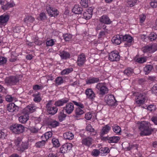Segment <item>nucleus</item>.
<instances>
[{
  "label": "nucleus",
  "mask_w": 157,
  "mask_h": 157,
  "mask_svg": "<svg viewBox=\"0 0 157 157\" xmlns=\"http://www.w3.org/2000/svg\"><path fill=\"white\" fill-rule=\"evenodd\" d=\"M86 60L85 56L83 53L81 54L78 57L77 61L78 65L80 67L82 66L84 64Z\"/></svg>",
  "instance_id": "ddd939ff"
},
{
  "label": "nucleus",
  "mask_w": 157,
  "mask_h": 157,
  "mask_svg": "<svg viewBox=\"0 0 157 157\" xmlns=\"http://www.w3.org/2000/svg\"><path fill=\"white\" fill-rule=\"evenodd\" d=\"M17 59V57L16 55V53L14 52H12L11 53V57L10 59V62H15L16 60Z\"/></svg>",
  "instance_id": "49530a36"
},
{
  "label": "nucleus",
  "mask_w": 157,
  "mask_h": 157,
  "mask_svg": "<svg viewBox=\"0 0 157 157\" xmlns=\"http://www.w3.org/2000/svg\"><path fill=\"white\" fill-rule=\"evenodd\" d=\"M144 53H153L157 50V44H150L145 46L142 48Z\"/></svg>",
  "instance_id": "20e7f679"
},
{
  "label": "nucleus",
  "mask_w": 157,
  "mask_h": 157,
  "mask_svg": "<svg viewBox=\"0 0 157 157\" xmlns=\"http://www.w3.org/2000/svg\"><path fill=\"white\" fill-rule=\"evenodd\" d=\"M138 99H145V95L144 94H140L137 97V98H136Z\"/></svg>",
  "instance_id": "338daca9"
},
{
  "label": "nucleus",
  "mask_w": 157,
  "mask_h": 157,
  "mask_svg": "<svg viewBox=\"0 0 157 157\" xmlns=\"http://www.w3.org/2000/svg\"><path fill=\"white\" fill-rule=\"evenodd\" d=\"M10 16L8 14H3L0 16V24L2 25H6L8 21Z\"/></svg>",
  "instance_id": "2eb2a0df"
},
{
  "label": "nucleus",
  "mask_w": 157,
  "mask_h": 157,
  "mask_svg": "<svg viewBox=\"0 0 157 157\" xmlns=\"http://www.w3.org/2000/svg\"><path fill=\"white\" fill-rule=\"evenodd\" d=\"M18 107L14 103H10L8 105L7 110L10 112H13L16 110H17Z\"/></svg>",
  "instance_id": "a211bd4d"
},
{
  "label": "nucleus",
  "mask_w": 157,
  "mask_h": 157,
  "mask_svg": "<svg viewBox=\"0 0 157 157\" xmlns=\"http://www.w3.org/2000/svg\"><path fill=\"white\" fill-rule=\"evenodd\" d=\"M93 141V139L92 138L90 137H88L83 139L82 140V144L88 146H89L92 144Z\"/></svg>",
  "instance_id": "f3484780"
},
{
  "label": "nucleus",
  "mask_w": 157,
  "mask_h": 157,
  "mask_svg": "<svg viewBox=\"0 0 157 157\" xmlns=\"http://www.w3.org/2000/svg\"><path fill=\"white\" fill-rule=\"evenodd\" d=\"M110 129V127L107 125H105V127L103 128L101 131V132L100 135L101 139L102 137H103V136L104 135L107 134L109 132Z\"/></svg>",
  "instance_id": "393cba45"
},
{
  "label": "nucleus",
  "mask_w": 157,
  "mask_h": 157,
  "mask_svg": "<svg viewBox=\"0 0 157 157\" xmlns=\"http://www.w3.org/2000/svg\"><path fill=\"white\" fill-rule=\"evenodd\" d=\"M74 108V105L73 103L69 102L67 103L66 106L63 107V109L65 110L67 113L69 114L72 112Z\"/></svg>",
  "instance_id": "1a4fd4ad"
},
{
  "label": "nucleus",
  "mask_w": 157,
  "mask_h": 157,
  "mask_svg": "<svg viewBox=\"0 0 157 157\" xmlns=\"http://www.w3.org/2000/svg\"><path fill=\"white\" fill-rule=\"evenodd\" d=\"M46 10L48 14L51 17H55L59 14V11L56 9L48 5L46 7Z\"/></svg>",
  "instance_id": "423d86ee"
},
{
  "label": "nucleus",
  "mask_w": 157,
  "mask_h": 157,
  "mask_svg": "<svg viewBox=\"0 0 157 157\" xmlns=\"http://www.w3.org/2000/svg\"><path fill=\"white\" fill-rule=\"evenodd\" d=\"M45 141L43 140L41 141H39L36 143L35 146L37 147H42L45 145Z\"/></svg>",
  "instance_id": "a18cd8bd"
},
{
  "label": "nucleus",
  "mask_w": 157,
  "mask_h": 157,
  "mask_svg": "<svg viewBox=\"0 0 157 157\" xmlns=\"http://www.w3.org/2000/svg\"><path fill=\"white\" fill-rule=\"evenodd\" d=\"M100 151H101V152H102L103 153H109L110 151L109 148L107 147L101 148L100 149Z\"/></svg>",
  "instance_id": "4d7b16f0"
},
{
  "label": "nucleus",
  "mask_w": 157,
  "mask_h": 157,
  "mask_svg": "<svg viewBox=\"0 0 157 157\" xmlns=\"http://www.w3.org/2000/svg\"><path fill=\"white\" fill-rule=\"evenodd\" d=\"M46 44L47 46H52L54 44V42L52 39L47 40Z\"/></svg>",
  "instance_id": "13d9d810"
},
{
  "label": "nucleus",
  "mask_w": 157,
  "mask_h": 157,
  "mask_svg": "<svg viewBox=\"0 0 157 157\" xmlns=\"http://www.w3.org/2000/svg\"><path fill=\"white\" fill-rule=\"evenodd\" d=\"M120 56L117 51L111 52L109 55V59L112 61H117L120 59Z\"/></svg>",
  "instance_id": "6e6552de"
},
{
  "label": "nucleus",
  "mask_w": 157,
  "mask_h": 157,
  "mask_svg": "<svg viewBox=\"0 0 157 157\" xmlns=\"http://www.w3.org/2000/svg\"><path fill=\"white\" fill-rule=\"evenodd\" d=\"M43 88V86L42 85H35L33 86V89L35 90H38L42 89Z\"/></svg>",
  "instance_id": "bf43d9fd"
},
{
  "label": "nucleus",
  "mask_w": 157,
  "mask_h": 157,
  "mask_svg": "<svg viewBox=\"0 0 157 157\" xmlns=\"http://www.w3.org/2000/svg\"><path fill=\"white\" fill-rule=\"evenodd\" d=\"M96 88L99 91V94L101 96H103L108 93V88L102 83H98L96 86Z\"/></svg>",
  "instance_id": "39448f33"
},
{
  "label": "nucleus",
  "mask_w": 157,
  "mask_h": 157,
  "mask_svg": "<svg viewBox=\"0 0 157 157\" xmlns=\"http://www.w3.org/2000/svg\"><path fill=\"white\" fill-rule=\"evenodd\" d=\"M15 145L18 147L20 145L21 142V139L20 138H18L14 141Z\"/></svg>",
  "instance_id": "052dcab7"
},
{
  "label": "nucleus",
  "mask_w": 157,
  "mask_h": 157,
  "mask_svg": "<svg viewBox=\"0 0 157 157\" xmlns=\"http://www.w3.org/2000/svg\"><path fill=\"white\" fill-rule=\"evenodd\" d=\"M100 151H99L97 149H94L92 151V154L93 155L95 156H97L98 155Z\"/></svg>",
  "instance_id": "e2e57ef3"
},
{
  "label": "nucleus",
  "mask_w": 157,
  "mask_h": 157,
  "mask_svg": "<svg viewBox=\"0 0 157 157\" xmlns=\"http://www.w3.org/2000/svg\"><path fill=\"white\" fill-rule=\"evenodd\" d=\"M55 81L56 85H60L61 84L63 83L64 82L63 78L61 77H57L56 78Z\"/></svg>",
  "instance_id": "a19ab883"
},
{
  "label": "nucleus",
  "mask_w": 157,
  "mask_h": 157,
  "mask_svg": "<svg viewBox=\"0 0 157 157\" xmlns=\"http://www.w3.org/2000/svg\"><path fill=\"white\" fill-rule=\"evenodd\" d=\"M59 55L62 59H67L69 58L70 56L69 52L65 51L60 52Z\"/></svg>",
  "instance_id": "412c9836"
},
{
  "label": "nucleus",
  "mask_w": 157,
  "mask_h": 157,
  "mask_svg": "<svg viewBox=\"0 0 157 157\" xmlns=\"http://www.w3.org/2000/svg\"><path fill=\"white\" fill-rule=\"evenodd\" d=\"M33 96L34 97L33 100L35 102H39L41 101V99L39 93H38L36 94H33Z\"/></svg>",
  "instance_id": "58836bf2"
},
{
  "label": "nucleus",
  "mask_w": 157,
  "mask_h": 157,
  "mask_svg": "<svg viewBox=\"0 0 157 157\" xmlns=\"http://www.w3.org/2000/svg\"><path fill=\"white\" fill-rule=\"evenodd\" d=\"M133 38L128 35H125L124 36L122 35V40L126 41L124 45L125 47L129 46L131 45V44L133 40Z\"/></svg>",
  "instance_id": "9b49d317"
},
{
  "label": "nucleus",
  "mask_w": 157,
  "mask_h": 157,
  "mask_svg": "<svg viewBox=\"0 0 157 157\" xmlns=\"http://www.w3.org/2000/svg\"><path fill=\"white\" fill-rule=\"evenodd\" d=\"M134 147L135 148L136 150H137L138 145L137 144H129V146L127 147V148L128 150L129 151L134 148Z\"/></svg>",
  "instance_id": "8fccbe9b"
},
{
  "label": "nucleus",
  "mask_w": 157,
  "mask_h": 157,
  "mask_svg": "<svg viewBox=\"0 0 157 157\" xmlns=\"http://www.w3.org/2000/svg\"><path fill=\"white\" fill-rule=\"evenodd\" d=\"M19 78L16 76H11L6 77L5 79V83L8 85H15L19 82Z\"/></svg>",
  "instance_id": "f03ea898"
},
{
  "label": "nucleus",
  "mask_w": 157,
  "mask_h": 157,
  "mask_svg": "<svg viewBox=\"0 0 157 157\" xmlns=\"http://www.w3.org/2000/svg\"><path fill=\"white\" fill-rule=\"evenodd\" d=\"M108 30L107 29H104V31H101L99 34V38H101L102 36L105 35L106 33L108 32Z\"/></svg>",
  "instance_id": "864d4df0"
},
{
  "label": "nucleus",
  "mask_w": 157,
  "mask_h": 157,
  "mask_svg": "<svg viewBox=\"0 0 157 157\" xmlns=\"http://www.w3.org/2000/svg\"><path fill=\"white\" fill-rule=\"evenodd\" d=\"M71 145L72 144L70 143H69L68 144H64L60 147L59 151L60 152L63 153H65L67 151L68 147L71 146Z\"/></svg>",
  "instance_id": "cd10ccee"
},
{
  "label": "nucleus",
  "mask_w": 157,
  "mask_h": 157,
  "mask_svg": "<svg viewBox=\"0 0 157 157\" xmlns=\"http://www.w3.org/2000/svg\"><path fill=\"white\" fill-rule=\"evenodd\" d=\"M124 73L125 75L129 76L133 73V70L131 68H128L124 71Z\"/></svg>",
  "instance_id": "2f4dec72"
},
{
  "label": "nucleus",
  "mask_w": 157,
  "mask_h": 157,
  "mask_svg": "<svg viewBox=\"0 0 157 157\" xmlns=\"http://www.w3.org/2000/svg\"><path fill=\"white\" fill-rule=\"evenodd\" d=\"M120 137L118 136L102 137L101 140L105 141L107 140L108 143H117L120 140Z\"/></svg>",
  "instance_id": "0eeeda50"
},
{
  "label": "nucleus",
  "mask_w": 157,
  "mask_h": 157,
  "mask_svg": "<svg viewBox=\"0 0 157 157\" xmlns=\"http://www.w3.org/2000/svg\"><path fill=\"white\" fill-rule=\"evenodd\" d=\"M52 142L54 147H58L59 146L60 144L57 139L55 138H53L52 140Z\"/></svg>",
  "instance_id": "c03bdc74"
},
{
  "label": "nucleus",
  "mask_w": 157,
  "mask_h": 157,
  "mask_svg": "<svg viewBox=\"0 0 157 157\" xmlns=\"http://www.w3.org/2000/svg\"><path fill=\"white\" fill-rule=\"evenodd\" d=\"M69 101V98H65L56 101L55 103V105L56 106H63L65 104L68 103Z\"/></svg>",
  "instance_id": "f8f14e48"
},
{
  "label": "nucleus",
  "mask_w": 157,
  "mask_h": 157,
  "mask_svg": "<svg viewBox=\"0 0 157 157\" xmlns=\"http://www.w3.org/2000/svg\"><path fill=\"white\" fill-rule=\"evenodd\" d=\"M106 29V26L105 24L101 23L98 24L97 25L96 28V31H98L99 30H101L102 29L104 30Z\"/></svg>",
  "instance_id": "ea45409f"
},
{
  "label": "nucleus",
  "mask_w": 157,
  "mask_h": 157,
  "mask_svg": "<svg viewBox=\"0 0 157 157\" xmlns=\"http://www.w3.org/2000/svg\"><path fill=\"white\" fill-rule=\"evenodd\" d=\"M83 15L84 18L86 20L90 19L92 17L90 14H89L86 12L83 13Z\"/></svg>",
  "instance_id": "603ef678"
},
{
  "label": "nucleus",
  "mask_w": 157,
  "mask_h": 157,
  "mask_svg": "<svg viewBox=\"0 0 157 157\" xmlns=\"http://www.w3.org/2000/svg\"><path fill=\"white\" fill-rule=\"evenodd\" d=\"M85 93L88 98L93 100L95 97V94L91 89H88L86 90Z\"/></svg>",
  "instance_id": "dca6fc26"
},
{
  "label": "nucleus",
  "mask_w": 157,
  "mask_h": 157,
  "mask_svg": "<svg viewBox=\"0 0 157 157\" xmlns=\"http://www.w3.org/2000/svg\"><path fill=\"white\" fill-rule=\"evenodd\" d=\"M151 91L153 93H157V84H155L153 86L151 89Z\"/></svg>",
  "instance_id": "0e129e2a"
},
{
  "label": "nucleus",
  "mask_w": 157,
  "mask_h": 157,
  "mask_svg": "<svg viewBox=\"0 0 157 157\" xmlns=\"http://www.w3.org/2000/svg\"><path fill=\"white\" fill-rule=\"evenodd\" d=\"M66 115L64 113L63 110L61 111L59 114L58 118L60 121H62L66 117Z\"/></svg>",
  "instance_id": "f704fd0d"
},
{
  "label": "nucleus",
  "mask_w": 157,
  "mask_h": 157,
  "mask_svg": "<svg viewBox=\"0 0 157 157\" xmlns=\"http://www.w3.org/2000/svg\"><path fill=\"white\" fill-rule=\"evenodd\" d=\"M28 146L27 143L22 142L19 147H17V150L21 152H23L25 149H27Z\"/></svg>",
  "instance_id": "bb28decb"
},
{
  "label": "nucleus",
  "mask_w": 157,
  "mask_h": 157,
  "mask_svg": "<svg viewBox=\"0 0 157 157\" xmlns=\"http://www.w3.org/2000/svg\"><path fill=\"white\" fill-rule=\"evenodd\" d=\"M99 80L98 78H90L86 81L87 84H91L97 82L99 81Z\"/></svg>",
  "instance_id": "e433bc0d"
},
{
  "label": "nucleus",
  "mask_w": 157,
  "mask_h": 157,
  "mask_svg": "<svg viewBox=\"0 0 157 157\" xmlns=\"http://www.w3.org/2000/svg\"><path fill=\"white\" fill-rule=\"evenodd\" d=\"M153 66L151 65L146 66L144 68V71L145 72V74H147L150 72L153 69Z\"/></svg>",
  "instance_id": "473e14b6"
},
{
  "label": "nucleus",
  "mask_w": 157,
  "mask_h": 157,
  "mask_svg": "<svg viewBox=\"0 0 157 157\" xmlns=\"http://www.w3.org/2000/svg\"><path fill=\"white\" fill-rule=\"evenodd\" d=\"M10 129L15 134H20L25 131V127L20 124H15L12 125L10 127Z\"/></svg>",
  "instance_id": "7ed1b4c3"
},
{
  "label": "nucleus",
  "mask_w": 157,
  "mask_h": 157,
  "mask_svg": "<svg viewBox=\"0 0 157 157\" xmlns=\"http://www.w3.org/2000/svg\"><path fill=\"white\" fill-rule=\"evenodd\" d=\"M15 5L13 3H9L7 2L5 5L2 6L1 8L4 10H6L10 8L13 7Z\"/></svg>",
  "instance_id": "a878e982"
},
{
  "label": "nucleus",
  "mask_w": 157,
  "mask_h": 157,
  "mask_svg": "<svg viewBox=\"0 0 157 157\" xmlns=\"http://www.w3.org/2000/svg\"><path fill=\"white\" fill-rule=\"evenodd\" d=\"M41 127H38L37 125H36L34 126H32L29 127L28 129L31 132L33 133H37L39 131Z\"/></svg>",
  "instance_id": "5701e85b"
},
{
  "label": "nucleus",
  "mask_w": 157,
  "mask_h": 157,
  "mask_svg": "<svg viewBox=\"0 0 157 157\" xmlns=\"http://www.w3.org/2000/svg\"><path fill=\"white\" fill-rule=\"evenodd\" d=\"M99 21L101 23L106 24H109L111 23V21L109 17L106 15L102 16L99 19Z\"/></svg>",
  "instance_id": "6ab92c4d"
},
{
  "label": "nucleus",
  "mask_w": 157,
  "mask_h": 157,
  "mask_svg": "<svg viewBox=\"0 0 157 157\" xmlns=\"http://www.w3.org/2000/svg\"><path fill=\"white\" fill-rule=\"evenodd\" d=\"M107 104L110 106H114L116 105V100L113 95H109L108 96L107 99H105Z\"/></svg>",
  "instance_id": "9d476101"
},
{
  "label": "nucleus",
  "mask_w": 157,
  "mask_h": 157,
  "mask_svg": "<svg viewBox=\"0 0 157 157\" xmlns=\"http://www.w3.org/2000/svg\"><path fill=\"white\" fill-rule=\"evenodd\" d=\"M27 108L29 109V112L31 113H32L35 111L36 107L33 106V105H29L27 106Z\"/></svg>",
  "instance_id": "de8ad7c7"
},
{
  "label": "nucleus",
  "mask_w": 157,
  "mask_h": 157,
  "mask_svg": "<svg viewBox=\"0 0 157 157\" xmlns=\"http://www.w3.org/2000/svg\"><path fill=\"white\" fill-rule=\"evenodd\" d=\"M29 116L27 114L25 115L21 116L19 117V120L20 122L22 123H25L29 119Z\"/></svg>",
  "instance_id": "b1692460"
},
{
  "label": "nucleus",
  "mask_w": 157,
  "mask_h": 157,
  "mask_svg": "<svg viewBox=\"0 0 157 157\" xmlns=\"http://www.w3.org/2000/svg\"><path fill=\"white\" fill-rule=\"evenodd\" d=\"M63 136L65 139L71 140L73 138L74 136L71 132H67L63 134Z\"/></svg>",
  "instance_id": "c85d7f7f"
},
{
  "label": "nucleus",
  "mask_w": 157,
  "mask_h": 157,
  "mask_svg": "<svg viewBox=\"0 0 157 157\" xmlns=\"http://www.w3.org/2000/svg\"><path fill=\"white\" fill-rule=\"evenodd\" d=\"M73 71L72 68H67L63 70L61 72V74L62 75H67L71 72Z\"/></svg>",
  "instance_id": "37998d69"
},
{
  "label": "nucleus",
  "mask_w": 157,
  "mask_h": 157,
  "mask_svg": "<svg viewBox=\"0 0 157 157\" xmlns=\"http://www.w3.org/2000/svg\"><path fill=\"white\" fill-rule=\"evenodd\" d=\"M63 37L65 41H68L72 38V35L70 34H66L63 35Z\"/></svg>",
  "instance_id": "09e8293b"
},
{
  "label": "nucleus",
  "mask_w": 157,
  "mask_h": 157,
  "mask_svg": "<svg viewBox=\"0 0 157 157\" xmlns=\"http://www.w3.org/2000/svg\"><path fill=\"white\" fill-rule=\"evenodd\" d=\"M146 61V58L143 57L138 58L136 60L137 62L140 63H143Z\"/></svg>",
  "instance_id": "680f3d73"
},
{
  "label": "nucleus",
  "mask_w": 157,
  "mask_h": 157,
  "mask_svg": "<svg viewBox=\"0 0 157 157\" xmlns=\"http://www.w3.org/2000/svg\"><path fill=\"white\" fill-rule=\"evenodd\" d=\"M82 10V8L78 5H75L73 8L72 9V11L76 14L81 13Z\"/></svg>",
  "instance_id": "aec40b11"
},
{
  "label": "nucleus",
  "mask_w": 157,
  "mask_h": 157,
  "mask_svg": "<svg viewBox=\"0 0 157 157\" xmlns=\"http://www.w3.org/2000/svg\"><path fill=\"white\" fill-rule=\"evenodd\" d=\"M113 129L114 132L119 134H120L121 131V128L117 125H114L113 126Z\"/></svg>",
  "instance_id": "4c0bfd02"
},
{
  "label": "nucleus",
  "mask_w": 157,
  "mask_h": 157,
  "mask_svg": "<svg viewBox=\"0 0 157 157\" xmlns=\"http://www.w3.org/2000/svg\"><path fill=\"white\" fill-rule=\"evenodd\" d=\"M13 98L10 95H7L6 97V99L7 101L9 102L12 101H13Z\"/></svg>",
  "instance_id": "774afa93"
},
{
  "label": "nucleus",
  "mask_w": 157,
  "mask_h": 157,
  "mask_svg": "<svg viewBox=\"0 0 157 157\" xmlns=\"http://www.w3.org/2000/svg\"><path fill=\"white\" fill-rule=\"evenodd\" d=\"M86 129L87 131L91 132H94L95 131L94 129L92 127L90 124H89L87 126Z\"/></svg>",
  "instance_id": "3c124183"
},
{
  "label": "nucleus",
  "mask_w": 157,
  "mask_h": 157,
  "mask_svg": "<svg viewBox=\"0 0 157 157\" xmlns=\"http://www.w3.org/2000/svg\"><path fill=\"white\" fill-rule=\"evenodd\" d=\"M122 37V35H118L113 36L112 38L111 41L113 43L117 45H119L121 43Z\"/></svg>",
  "instance_id": "4468645a"
},
{
  "label": "nucleus",
  "mask_w": 157,
  "mask_h": 157,
  "mask_svg": "<svg viewBox=\"0 0 157 157\" xmlns=\"http://www.w3.org/2000/svg\"><path fill=\"white\" fill-rule=\"evenodd\" d=\"M157 38V35L154 32L150 33L148 36V38L151 41H154Z\"/></svg>",
  "instance_id": "79ce46f5"
},
{
  "label": "nucleus",
  "mask_w": 157,
  "mask_h": 157,
  "mask_svg": "<svg viewBox=\"0 0 157 157\" xmlns=\"http://www.w3.org/2000/svg\"><path fill=\"white\" fill-rule=\"evenodd\" d=\"M84 113V111L80 107L77 108L75 110V113L76 114L75 117H78L79 116L83 114Z\"/></svg>",
  "instance_id": "7c9ffc66"
},
{
  "label": "nucleus",
  "mask_w": 157,
  "mask_h": 157,
  "mask_svg": "<svg viewBox=\"0 0 157 157\" xmlns=\"http://www.w3.org/2000/svg\"><path fill=\"white\" fill-rule=\"evenodd\" d=\"M92 117V115L91 113L90 112H88L85 114V118L86 120H90L91 118Z\"/></svg>",
  "instance_id": "69168bd1"
},
{
  "label": "nucleus",
  "mask_w": 157,
  "mask_h": 157,
  "mask_svg": "<svg viewBox=\"0 0 157 157\" xmlns=\"http://www.w3.org/2000/svg\"><path fill=\"white\" fill-rule=\"evenodd\" d=\"M80 4L85 7H87L88 6V0H81Z\"/></svg>",
  "instance_id": "6e6d98bb"
},
{
  "label": "nucleus",
  "mask_w": 157,
  "mask_h": 157,
  "mask_svg": "<svg viewBox=\"0 0 157 157\" xmlns=\"http://www.w3.org/2000/svg\"><path fill=\"white\" fill-rule=\"evenodd\" d=\"M59 122L55 120H53L49 123V125L52 128H55L59 125Z\"/></svg>",
  "instance_id": "c9c22d12"
},
{
  "label": "nucleus",
  "mask_w": 157,
  "mask_h": 157,
  "mask_svg": "<svg viewBox=\"0 0 157 157\" xmlns=\"http://www.w3.org/2000/svg\"><path fill=\"white\" fill-rule=\"evenodd\" d=\"M24 22L27 24H30L35 21V18L31 16H27L24 19Z\"/></svg>",
  "instance_id": "4be33fe9"
},
{
  "label": "nucleus",
  "mask_w": 157,
  "mask_h": 157,
  "mask_svg": "<svg viewBox=\"0 0 157 157\" xmlns=\"http://www.w3.org/2000/svg\"><path fill=\"white\" fill-rule=\"evenodd\" d=\"M58 110V108L55 106L49 108V109L48 110V111L49 114L53 115L57 112Z\"/></svg>",
  "instance_id": "c756f323"
},
{
  "label": "nucleus",
  "mask_w": 157,
  "mask_h": 157,
  "mask_svg": "<svg viewBox=\"0 0 157 157\" xmlns=\"http://www.w3.org/2000/svg\"><path fill=\"white\" fill-rule=\"evenodd\" d=\"M7 61L6 58L0 56V65L6 63Z\"/></svg>",
  "instance_id": "5fc2aeb1"
},
{
  "label": "nucleus",
  "mask_w": 157,
  "mask_h": 157,
  "mask_svg": "<svg viewBox=\"0 0 157 157\" xmlns=\"http://www.w3.org/2000/svg\"><path fill=\"white\" fill-rule=\"evenodd\" d=\"M138 124V128L141 131L140 133L141 136L149 135L151 134L153 131L150 126V124L146 122H141Z\"/></svg>",
  "instance_id": "f257e3e1"
},
{
  "label": "nucleus",
  "mask_w": 157,
  "mask_h": 157,
  "mask_svg": "<svg viewBox=\"0 0 157 157\" xmlns=\"http://www.w3.org/2000/svg\"><path fill=\"white\" fill-rule=\"evenodd\" d=\"M127 6L128 7H132L136 4L137 0H127Z\"/></svg>",
  "instance_id": "72a5a7b5"
}]
</instances>
